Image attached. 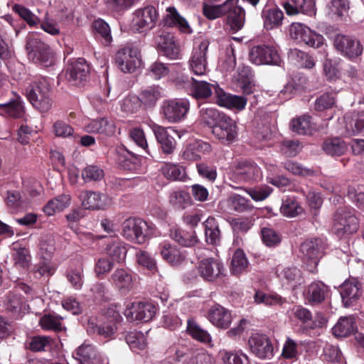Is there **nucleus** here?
Masks as SVG:
<instances>
[{
	"label": "nucleus",
	"mask_w": 364,
	"mask_h": 364,
	"mask_svg": "<svg viewBox=\"0 0 364 364\" xmlns=\"http://www.w3.org/2000/svg\"><path fill=\"white\" fill-rule=\"evenodd\" d=\"M29 60L43 68L53 66L56 57L49 45L43 41L38 33H31L26 37L25 46Z\"/></svg>",
	"instance_id": "f257e3e1"
},
{
	"label": "nucleus",
	"mask_w": 364,
	"mask_h": 364,
	"mask_svg": "<svg viewBox=\"0 0 364 364\" xmlns=\"http://www.w3.org/2000/svg\"><path fill=\"white\" fill-rule=\"evenodd\" d=\"M25 95L30 103L41 112H46L52 107L51 87L47 77H36L26 87Z\"/></svg>",
	"instance_id": "f03ea898"
},
{
	"label": "nucleus",
	"mask_w": 364,
	"mask_h": 364,
	"mask_svg": "<svg viewBox=\"0 0 364 364\" xmlns=\"http://www.w3.org/2000/svg\"><path fill=\"white\" fill-rule=\"evenodd\" d=\"M359 228V219L353 208H339L334 213L331 231L337 237L341 239L355 234Z\"/></svg>",
	"instance_id": "7ed1b4c3"
},
{
	"label": "nucleus",
	"mask_w": 364,
	"mask_h": 364,
	"mask_svg": "<svg viewBox=\"0 0 364 364\" xmlns=\"http://www.w3.org/2000/svg\"><path fill=\"white\" fill-rule=\"evenodd\" d=\"M122 235L128 241L143 245L154 235V227L139 218H129L122 225Z\"/></svg>",
	"instance_id": "20e7f679"
},
{
	"label": "nucleus",
	"mask_w": 364,
	"mask_h": 364,
	"mask_svg": "<svg viewBox=\"0 0 364 364\" xmlns=\"http://www.w3.org/2000/svg\"><path fill=\"white\" fill-rule=\"evenodd\" d=\"M199 119L212 129V133L222 144L228 141V117L212 107L202 108Z\"/></svg>",
	"instance_id": "39448f33"
},
{
	"label": "nucleus",
	"mask_w": 364,
	"mask_h": 364,
	"mask_svg": "<svg viewBox=\"0 0 364 364\" xmlns=\"http://www.w3.org/2000/svg\"><path fill=\"white\" fill-rule=\"evenodd\" d=\"M249 60L256 65H280L282 62L277 49L274 46L265 44L253 46L249 52Z\"/></svg>",
	"instance_id": "423d86ee"
},
{
	"label": "nucleus",
	"mask_w": 364,
	"mask_h": 364,
	"mask_svg": "<svg viewBox=\"0 0 364 364\" xmlns=\"http://www.w3.org/2000/svg\"><path fill=\"white\" fill-rule=\"evenodd\" d=\"M157 50L164 56L170 60L181 58L179 45L176 42L173 33L165 31L159 30L154 38Z\"/></svg>",
	"instance_id": "0eeeda50"
},
{
	"label": "nucleus",
	"mask_w": 364,
	"mask_h": 364,
	"mask_svg": "<svg viewBox=\"0 0 364 364\" xmlns=\"http://www.w3.org/2000/svg\"><path fill=\"white\" fill-rule=\"evenodd\" d=\"M262 171L258 166L252 161H241L232 168L229 178L235 182L249 183L259 180Z\"/></svg>",
	"instance_id": "6e6552de"
},
{
	"label": "nucleus",
	"mask_w": 364,
	"mask_h": 364,
	"mask_svg": "<svg viewBox=\"0 0 364 364\" xmlns=\"http://www.w3.org/2000/svg\"><path fill=\"white\" fill-rule=\"evenodd\" d=\"M190 108L188 100L185 99L167 100L163 102L161 112L169 122L176 123L183 120Z\"/></svg>",
	"instance_id": "1a4fd4ad"
},
{
	"label": "nucleus",
	"mask_w": 364,
	"mask_h": 364,
	"mask_svg": "<svg viewBox=\"0 0 364 364\" xmlns=\"http://www.w3.org/2000/svg\"><path fill=\"white\" fill-rule=\"evenodd\" d=\"M290 36L293 39L306 45L319 48L323 44V37L313 31L310 28L301 23H293L290 27Z\"/></svg>",
	"instance_id": "9d476101"
},
{
	"label": "nucleus",
	"mask_w": 364,
	"mask_h": 364,
	"mask_svg": "<svg viewBox=\"0 0 364 364\" xmlns=\"http://www.w3.org/2000/svg\"><path fill=\"white\" fill-rule=\"evenodd\" d=\"M326 245L323 239L314 238L304 241L300 246L302 259L311 267H316L324 254Z\"/></svg>",
	"instance_id": "9b49d317"
},
{
	"label": "nucleus",
	"mask_w": 364,
	"mask_h": 364,
	"mask_svg": "<svg viewBox=\"0 0 364 364\" xmlns=\"http://www.w3.org/2000/svg\"><path fill=\"white\" fill-rule=\"evenodd\" d=\"M333 46L341 55L349 59L357 58L363 53L360 41L347 35L337 34L334 38Z\"/></svg>",
	"instance_id": "f8f14e48"
},
{
	"label": "nucleus",
	"mask_w": 364,
	"mask_h": 364,
	"mask_svg": "<svg viewBox=\"0 0 364 364\" xmlns=\"http://www.w3.org/2000/svg\"><path fill=\"white\" fill-rule=\"evenodd\" d=\"M90 73V65L84 58H77L66 70V78L73 85L80 86L86 82Z\"/></svg>",
	"instance_id": "ddd939ff"
},
{
	"label": "nucleus",
	"mask_w": 364,
	"mask_h": 364,
	"mask_svg": "<svg viewBox=\"0 0 364 364\" xmlns=\"http://www.w3.org/2000/svg\"><path fill=\"white\" fill-rule=\"evenodd\" d=\"M156 308L149 302H134L124 311V315L130 321L148 322L155 316Z\"/></svg>",
	"instance_id": "4468645a"
},
{
	"label": "nucleus",
	"mask_w": 364,
	"mask_h": 364,
	"mask_svg": "<svg viewBox=\"0 0 364 364\" xmlns=\"http://www.w3.org/2000/svg\"><path fill=\"white\" fill-rule=\"evenodd\" d=\"M209 41L203 40L197 46L194 47L188 64L191 70L194 75H203L207 70V51L209 46Z\"/></svg>",
	"instance_id": "2eb2a0df"
},
{
	"label": "nucleus",
	"mask_w": 364,
	"mask_h": 364,
	"mask_svg": "<svg viewBox=\"0 0 364 364\" xmlns=\"http://www.w3.org/2000/svg\"><path fill=\"white\" fill-rule=\"evenodd\" d=\"M134 15V26L139 32L151 29L159 18L156 8L151 5L137 9Z\"/></svg>",
	"instance_id": "dca6fc26"
},
{
	"label": "nucleus",
	"mask_w": 364,
	"mask_h": 364,
	"mask_svg": "<svg viewBox=\"0 0 364 364\" xmlns=\"http://www.w3.org/2000/svg\"><path fill=\"white\" fill-rule=\"evenodd\" d=\"M138 54V51L135 48H122L115 55V63L122 72L134 73L140 65Z\"/></svg>",
	"instance_id": "f3484780"
},
{
	"label": "nucleus",
	"mask_w": 364,
	"mask_h": 364,
	"mask_svg": "<svg viewBox=\"0 0 364 364\" xmlns=\"http://www.w3.org/2000/svg\"><path fill=\"white\" fill-rule=\"evenodd\" d=\"M249 345L251 351L259 358L271 359L274 356L273 346L264 334H252L249 338Z\"/></svg>",
	"instance_id": "a211bd4d"
},
{
	"label": "nucleus",
	"mask_w": 364,
	"mask_h": 364,
	"mask_svg": "<svg viewBox=\"0 0 364 364\" xmlns=\"http://www.w3.org/2000/svg\"><path fill=\"white\" fill-rule=\"evenodd\" d=\"M340 294L345 307L353 306L362 295V285L356 279L346 280L340 287Z\"/></svg>",
	"instance_id": "6ab92c4d"
},
{
	"label": "nucleus",
	"mask_w": 364,
	"mask_h": 364,
	"mask_svg": "<svg viewBox=\"0 0 364 364\" xmlns=\"http://www.w3.org/2000/svg\"><path fill=\"white\" fill-rule=\"evenodd\" d=\"M200 276L205 281L213 282L224 275L223 264L213 257L202 259L198 266Z\"/></svg>",
	"instance_id": "aec40b11"
},
{
	"label": "nucleus",
	"mask_w": 364,
	"mask_h": 364,
	"mask_svg": "<svg viewBox=\"0 0 364 364\" xmlns=\"http://www.w3.org/2000/svg\"><path fill=\"white\" fill-rule=\"evenodd\" d=\"M10 102L1 105L0 115L10 119H24L26 110L21 97L15 92H9Z\"/></svg>",
	"instance_id": "412c9836"
},
{
	"label": "nucleus",
	"mask_w": 364,
	"mask_h": 364,
	"mask_svg": "<svg viewBox=\"0 0 364 364\" xmlns=\"http://www.w3.org/2000/svg\"><path fill=\"white\" fill-rule=\"evenodd\" d=\"M232 80L241 89L244 95H250L254 92L253 74L248 65H240Z\"/></svg>",
	"instance_id": "4be33fe9"
},
{
	"label": "nucleus",
	"mask_w": 364,
	"mask_h": 364,
	"mask_svg": "<svg viewBox=\"0 0 364 364\" xmlns=\"http://www.w3.org/2000/svg\"><path fill=\"white\" fill-rule=\"evenodd\" d=\"M166 14L164 16V25L167 27L177 28L181 33L191 34L193 29L186 19L183 17L173 6L166 9Z\"/></svg>",
	"instance_id": "5701e85b"
},
{
	"label": "nucleus",
	"mask_w": 364,
	"mask_h": 364,
	"mask_svg": "<svg viewBox=\"0 0 364 364\" xmlns=\"http://www.w3.org/2000/svg\"><path fill=\"white\" fill-rule=\"evenodd\" d=\"M109 282L122 294L129 292L134 286L132 273L130 271L122 268L115 269L110 276Z\"/></svg>",
	"instance_id": "b1692460"
},
{
	"label": "nucleus",
	"mask_w": 364,
	"mask_h": 364,
	"mask_svg": "<svg viewBox=\"0 0 364 364\" xmlns=\"http://www.w3.org/2000/svg\"><path fill=\"white\" fill-rule=\"evenodd\" d=\"M282 6L288 16L303 14L311 16L316 14L313 0H289L284 2Z\"/></svg>",
	"instance_id": "393cba45"
},
{
	"label": "nucleus",
	"mask_w": 364,
	"mask_h": 364,
	"mask_svg": "<svg viewBox=\"0 0 364 364\" xmlns=\"http://www.w3.org/2000/svg\"><path fill=\"white\" fill-rule=\"evenodd\" d=\"M328 287L321 282H314L304 291V297L306 304L314 306L325 300L328 293Z\"/></svg>",
	"instance_id": "a878e982"
},
{
	"label": "nucleus",
	"mask_w": 364,
	"mask_h": 364,
	"mask_svg": "<svg viewBox=\"0 0 364 364\" xmlns=\"http://www.w3.org/2000/svg\"><path fill=\"white\" fill-rule=\"evenodd\" d=\"M151 128L162 152L166 154H172L176 148V141L168 132L167 129L157 124H154Z\"/></svg>",
	"instance_id": "bb28decb"
},
{
	"label": "nucleus",
	"mask_w": 364,
	"mask_h": 364,
	"mask_svg": "<svg viewBox=\"0 0 364 364\" xmlns=\"http://www.w3.org/2000/svg\"><path fill=\"white\" fill-rule=\"evenodd\" d=\"M229 29L236 32L242 28L245 21V11L238 5L239 0H228Z\"/></svg>",
	"instance_id": "cd10ccee"
},
{
	"label": "nucleus",
	"mask_w": 364,
	"mask_h": 364,
	"mask_svg": "<svg viewBox=\"0 0 364 364\" xmlns=\"http://www.w3.org/2000/svg\"><path fill=\"white\" fill-rule=\"evenodd\" d=\"M74 358L82 364H102L101 356L95 347L86 343L76 349Z\"/></svg>",
	"instance_id": "c85d7f7f"
},
{
	"label": "nucleus",
	"mask_w": 364,
	"mask_h": 364,
	"mask_svg": "<svg viewBox=\"0 0 364 364\" xmlns=\"http://www.w3.org/2000/svg\"><path fill=\"white\" fill-rule=\"evenodd\" d=\"M307 85V78L301 73L294 74L280 91L279 95L284 100L290 99L297 92L302 91Z\"/></svg>",
	"instance_id": "c756f323"
},
{
	"label": "nucleus",
	"mask_w": 364,
	"mask_h": 364,
	"mask_svg": "<svg viewBox=\"0 0 364 364\" xmlns=\"http://www.w3.org/2000/svg\"><path fill=\"white\" fill-rule=\"evenodd\" d=\"M117 331V325L112 322L104 321L97 323L94 319H89L87 323V332L90 334H96L103 338L112 339Z\"/></svg>",
	"instance_id": "7c9ffc66"
},
{
	"label": "nucleus",
	"mask_w": 364,
	"mask_h": 364,
	"mask_svg": "<svg viewBox=\"0 0 364 364\" xmlns=\"http://www.w3.org/2000/svg\"><path fill=\"white\" fill-rule=\"evenodd\" d=\"M262 18L264 27L267 30H272L282 24L284 14L277 6L269 7L265 6L262 11Z\"/></svg>",
	"instance_id": "2f4dec72"
},
{
	"label": "nucleus",
	"mask_w": 364,
	"mask_h": 364,
	"mask_svg": "<svg viewBox=\"0 0 364 364\" xmlns=\"http://www.w3.org/2000/svg\"><path fill=\"white\" fill-rule=\"evenodd\" d=\"M161 88L159 85L146 87L139 92L138 99L145 109L153 108L161 97Z\"/></svg>",
	"instance_id": "473e14b6"
},
{
	"label": "nucleus",
	"mask_w": 364,
	"mask_h": 364,
	"mask_svg": "<svg viewBox=\"0 0 364 364\" xmlns=\"http://www.w3.org/2000/svg\"><path fill=\"white\" fill-rule=\"evenodd\" d=\"M160 254L163 259L171 265L181 264L186 258V254L176 245L164 242L159 245Z\"/></svg>",
	"instance_id": "72a5a7b5"
},
{
	"label": "nucleus",
	"mask_w": 364,
	"mask_h": 364,
	"mask_svg": "<svg viewBox=\"0 0 364 364\" xmlns=\"http://www.w3.org/2000/svg\"><path fill=\"white\" fill-rule=\"evenodd\" d=\"M170 237L179 245L185 247H194L199 242L194 230L188 232L178 228H173L170 230Z\"/></svg>",
	"instance_id": "f704fd0d"
},
{
	"label": "nucleus",
	"mask_w": 364,
	"mask_h": 364,
	"mask_svg": "<svg viewBox=\"0 0 364 364\" xmlns=\"http://www.w3.org/2000/svg\"><path fill=\"white\" fill-rule=\"evenodd\" d=\"M89 133H97L107 136H112L116 132V127L112 121L106 117L92 120L86 127Z\"/></svg>",
	"instance_id": "c9c22d12"
},
{
	"label": "nucleus",
	"mask_w": 364,
	"mask_h": 364,
	"mask_svg": "<svg viewBox=\"0 0 364 364\" xmlns=\"http://www.w3.org/2000/svg\"><path fill=\"white\" fill-rule=\"evenodd\" d=\"M105 251L114 262L118 263L124 260L127 252L124 243L118 237L111 238L107 245Z\"/></svg>",
	"instance_id": "e433bc0d"
},
{
	"label": "nucleus",
	"mask_w": 364,
	"mask_h": 364,
	"mask_svg": "<svg viewBox=\"0 0 364 364\" xmlns=\"http://www.w3.org/2000/svg\"><path fill=\"white\" fill-rule=\"evenodd\" d=\"M104 195L99 192L84 191L80 193L79 198L85 209L100 210L105 206L102 198Z\"/></svg>",
	"instance_id": "4c0bfd02"
},
{
	"label": "nucleus",
	"mask_w": 364,
	"mask_h": 364,
	"mask_svg": "<svg viewBox=\"0 0 364 364\" xmlns=\"http://www.w3.org/2000/svg\"><path fill=\"white\" fill-rule=\"evenodd\" d=\"M187 333L194 340L207 346H211L212 338L210 334L193 319L189 318L187 321Z\"/></svg>",
	"instance_id": "58836bf2"
},
{
	"label": "nucleus",
	"mask_w": 364,
	"mask_h": 364,
	"mask_svg": "<svg viewBox=\"0 0 364 364\" xmlns=\"http://www.w3.org/2000/svg\"><path fill=\"white\" fill-rule=\"evenodd\" d=\"M356 329L355 318L353 316L341 317L333 327V334L336 337H346Z\"/></svg>",
	"instance_id": "ea45409f"
},
{
	"label": "nucleus",
	"mask_w": 364,
	"mask_h": 364,
	"mask_svg": "<svg viewBox=\"0 0 364 364\" xmlns=\"http://www.w3.org/2000/svg\"><path fill=\"white\" fill-rule=\"evenodd\" d=\"M95 38L105 46H109L112 41L109 25L102 19L95 20L92 24Z\"/></svg>",
	"instance_id": "a19ab883"
},
{
	"label": "nucleus",
	"mask_w": 364,
	"mask_h": 364,
	"mask_svg": "<svg viewBox=\"0 0 364 364\" xmlns=\"http://www.w3.org/2000/svg\"><path fill=\"white\" fill-rule=\"evenodd\" d=\"M208 320L216 327L228 328L227 311L218 304L212 306L208 311Z\"/></svg>",
	"instance_id": "79ce46f5"
},
{
	"label": "nucleus",
	"mask_w": 364,
	"mask_h": 364,
	"mask_svg": "<svg viewBox=\"0 0 364 364\" xmlns=\"http://www.w3.org/2000/svg\"><path fill=\"white\" fill-rule=\"evenodd\" d=\"M71 197L68 194H63L50 200L43 208L47 215H53L56 212H60L70 204Z\"/></svg>",
	"instance_id": "37998d69"
},
{
	"label": "nucleus",
	"mask_w": 364,
	"mask_h": 364,
	"mask_svg": "<svg viewBox=\"0 0 364 364\" xmlns=\"http://www.w3.org/2000/svg\"><path fill=\"white\" fill-rule=\"evenodd\" d=\"M215 86L206 81L195 79L188 93L196 100H206L212 95Z\"/></svg>",
	"instance_id": "c03bdc74"
},
{
	"label": "nucleus",
	"mask_w": 364,
	"mask_h": 364,
	"mask_svg": "<svg viewBox=\"0 0 364 364\" xmlns=\"http://www.w3.org/2000/svg\"><path fill=\"white\" fill-rule=\"evenodd\" d=\"M280 212L285 217L294 218L301 215L304 209L295 197L287 196L282 199Z\"/></svg>",
	"instance_id": "a18cd8bd"
},
{
	"label": "nucleus",
	"mask_w": 364,
	"mask_h": 364,
	"mask_svg": "<svg viewBox=\"0 0 364 364\" xmlns=\"http://www.w3.org/2000/svg\"><path fill=\"white\" fill-rule=\"evenodd\" d=\"M210 145L203 141H197L186 147L182 153V158L187 161H198L200 159L201 151H210Z\"/></svg>",
	"instance_id": "49530a36"
},
{
	"label": "nucleus",
	"mask_w": 364,
	"mask_h": 364,
	"mask_svg": "<svg viewBox=\"0 0 364 364\" xmlns=\"http://www.w3.org/2000/svg\"><path fill=\"white\" fill-rule=\"evenodd\" d=\"M137 264L146 269L152 276L159 275L156 259L146 251L139 250L136 253Z\"/></svg>",
	"instance_id": "de8ad7c7"
},
{
	"label": "nucleus",
	"mask_w": 364,
	"mask_h": 364,
	"mask_svg": "<svg viewBox=\"0 0 364 364\" xmlns=\"http://www.w3.org/2000/svg\"><path fill=\"white\" fill-rule=\"evenodd\" d=\"M323 149L328 155L339 156L346 151L347 146L342 139L334 137L328 139L323 142Z\"/></svg>",
	"instance_id": "09e8293b"
},
{
	"label": "nucleus",
	"mask_w": 364,
	"mask_h": 364,
	"mask_svg": "<svg viewBox=\"0 0 364 364\" xmlns=\"http://www.w3.org/2000/svg\"><path fill=\"white\" fill-rule=\"evenodd\" d=\"M291 315L294 318L301 323L306 328L314 329L317 327L316 322L313 321L311 312L302 306H296L291 309Z\"/></svg>",
	"instance_id": "8fccbe9b"
},
{
	"label": "nucleus",
	"mask_w": 364,
	"mask_h": 364,
	"mask_svg": "<svg viewBox=\"0 0 364 364\" xmlns=\"http://www.w3.org/2000/svg\"><path fill=\"white\" fill-rule=\"evenodd\" d=\"M205 240L211 245H216L220 240V231L216 220L213 217H208L203 223Z\"/></svg>",
	"instance_id": "3c124183"
},
{
	"label": "nucleus",
	"mask_w": 364,
	"mask_h": 364,
	"mask_svg": "<svg viewBox=\"0 0 364 364\" xmlns=\"http://www.w3.org/2000/svg\"><path fill=\"white\" fill-rule=\"evenodd\" d=\"M279 277L282 280L286 281L287 284L294 288L301 284L304 282L301 272L296 267H287L281 272Z\"/></svg>",
	"instance_id": "603ef678"
},
{
	"label": "nucleus",
	"mask_w": 364,
	"mask_h": 364,
	"mask_svg": "<svg viewBox=\"0 0 364 364\" xmlns=\"http://www.w3.org/2000/svg\"><path fill=\"white\" fill-rule=\"evenodd\" d=\"M164 176L171 181H185L186 173L185 168L178 164L166 163L162 168Z\"/></svg>",
	"instance_id": "864d4df0"
},
{
	"label": "nucleus",
	"mask_w": 364,
	"mask_h": 364,
	"mask_svg": "<svg viewBox=\"0 0 364 364\" xmlns=\"http://www.w3.org/2000/svg\"><path fill=\"white\" fill-rule=\"evenodd\" d=\"M63 318L60 316L48 314H44L39 321V325L43 330L60 332L63 330Z\"/></svg>",
	"instance_id": "5fc2aeb1"
},
{
	"label": "nucleus",
	"mask_w": 364,
	"mask_h": 364,
	"mask_svg": "<svg viewBox=\"0 0 364 364\" xmlns=\"http://www.w3.org/2000/svg\"><path fill=\"white\" fill-rule=\"evenodd\" d=\"M23 299L21 295L13 291H9L4 300V306L8 312L11 313L14 316L20 314L22 309Z\"/></svg>",
	"instance_id": "6e6d98bb"
},
{
	"label": "nucleus",
	"mask_w": 364,
	"mask_h": 364,
	"mask_svg": "<svg viewBox=\"0 0 364 364\" xmlns=\"http://www.w3.org/2000/svg\"><path fill=\"white\" fill-rule=\"evenodd\" d=\"M125 340L129 348L134 352L143 350L147 346L146 337L139 331L129 332L126 335Z\"/></svg>",
	"instance_id": "4d7b16f0"
},
{
	"label": "nucleus",
	"mask_w": 364,
	"mask_h": 364,
	"mask_svg": "<svg viewBox=\"0 0 364 364\" xmlns=\"http://www.w3.org/2000/svg\"><path fill=\"white\" fill-rule=\"evenodd\" d=\"M38 254L41 259H50L55 250V241L52 236L46 235L40 240Z\"/></svg>",
	"instance_id": "13d9d810"
},
{
	"label": "nucleus",
	"mask_w": 364,
	"mask_h": 364,
	"mask_svg": "<svg viewBox=\"0 0 364 364\" xmlns=\"http://www.w3.org/2000/svg\"><path fill=\"white\" fill-rule=\"evenodd\" d=\"M290 126L293 132L299 134H307L311 131L312 124L311 117L309 115H303L294 118L291 121Z\"/></svg>",
	"instance_id": "bf43d9fd"
},
{
	"label": "nucleus",
	"mask_w": 364,
	"mask_h": 364,
	"mask_svg": "<svg viewBox=\"0 0 364 364\" xmlns=\"http://www.w3.org/2000/svg\"><path fill=\"white\" fill-rule=\"evenodd\" d=\"M231 265L232 274L235 275L240 274L247 268L248 261L242 250L238 249L235 252Z\"/></svg>",
	"instance_id": "052dcab7"
},
{
	"label": "nucleus",
	"mask_w": 364,
	"mask_h": 364,
	"mask_svg": "<svg viewBox=\"0 0 364 364\" xmlns=\"http://www.w3.org/2000/svg\"><path fill=\"white\" fill-rule=\"evenodd\" d=\"M66 278L73 288L77 290L80 289L84 283L82 267H69L66 271Z\"/></svg>",
	"instance_id": "680f3d73"
},
{
	"label": "nucleus",
	"mask_w": 364,
	"mask_h": 364,
	"mask_svg": "<svg viewBox=\"0 0 364 364\" xmlns=\"http://www.w3.org/2000/svg\"><path fill=\"white\" fill-rule=\"evenodd\" d=\"M190 201L189 193L181 190L173 191L169 196V203L176 209L186 208Z\"/></svg>",
	"instance_id": "e2e57ef3"
},
{
	"label": "nucleus",
	"mask_w": 364,
	"mask_h": 364,
	"mask_svg": "<svg viewBox=\"0 0 364 364\" xmlns=\"http://www.w3.org/2000/svg\"><path fill=\"white\" fill-rule=\"evenodd\" d=\"M12 257L16 267L26 269L31 264V256L29 250L26 247L15 249Z\"/></svg>",
	"instance_id": "0e129e2a"
},
{
	"label": "nucleus",
	"mask_w": 364,
	"mask_h": 364,
	"mask_svg": "<svg viewBox=\"0 0 364 364\" xmlns=\"http://www.w3.org/2000/svg\"><path fill=\"white\" fill-rule=\"evenodd\" d=\"M55 268L52 265L50 259H41V260L34 265L33 272L36 278L41 277H50L54 274Z\"/></svg>",
	"instance_id": "69168bd1"
},
{
	"label": "nucleus",
	"mask_w": 364,
	"mask_h": 364,
	"mask_svg": "<svg viewBox=\"0 0 364 364\" xmlns=\"http://www.w3.org/2000/svg\"><path fill=\"white\" fill-rule=\"evenodd\" d=\"M82 178L85 183L100 181L104 177V171L96 165H88L82 169Z\"/></svg>",
	"instance_id": "338daca9"
},
{
	"label": "nucleus",
	"mask_w": 364,
	"mask_h": 364,
	"mask_svg": "<svg viewBox=\"0 0 364 364\" xmlns=\"http://www.w3.org/2000/svg\"><path fill=\"white\" fill-rule=\"evenodd\" d=\"M298 343L288 337L284 343L282 357L287 360H296L299 357Z\"/></svg>",
	"instance_id": "774afa93"
}]
</instances>
